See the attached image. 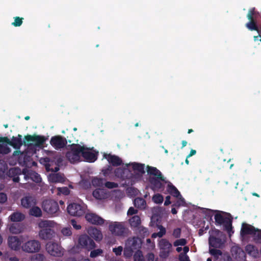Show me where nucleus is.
I'll use <instances>...</instances> for the list:
<instances>
[{"label": "nucleus", "mask_w": 261, "mask_h": 261, "mask_svg": "<svg viewBox=\"0 0 261 261\" xmlns=\"http://www.w3.org/2000/svg\"><path fill=\"white\" fill-rule=\"evenodd\" d=\"M256 230H257V228H255L253 226L243 223L242 225L240 233L242 236L247 235H251L253 236Z\"/></svg>", "instance_id": "nucleus-17"}, {"label": "nucleus", "mask_w": 261, "mask_h": 261, "mask_svg": "<svg viewBox=\"0 0 261 261\" xmlns=\"http://www.w3.org/2000/svg\"><path fill=\"white\" fill-rule=\"evenodd\" d=\"M7 200V195L4 193H0V203H4Z\"/></svg>", "instance_id": "nucleus-58"}, {"label": "nucleus", "mask_w": 261, "mask_h": 261, "mask_svg": "<svg viewBox=\"0 0 261 261\" xmlns=\"http://www.w3.org/2000/svg\"><path fill=\"white\" fill-rule=\"evenodd\" d=\"M8 243L9 247L14 250H18L21 244L19 238L15 236L9 237Z\"/></svg>", "instance_id": "nucleus-21"}, {"label": "nucleus", "mask_w": 261, "mask_h": 261, "mask_svg": "<svg viewBox=\"0 0 261 261\" xmlns=\"http://www.w3.org/2000/svg\"><path fill=\"white\" fill-rule=\"evenodd\" d=\"M50 143L56 149H60L64 148L66 145L67 141L65 138L61 136H56L51 137Z\"/></svg>", "instance_id": "nucleus-13"}, {"label": "nucleus", "mask_w": 261, "mask_h": 261, "mask_svg": "<svg viewBox=\"0 0 261 261\" xmlns=\"http://www.w3.org/2000/svg\"><path fill=\"white\" fill-rule=\"evenodd\" d=\"M103 252V251L101 249H97L93 250L90 252V257L92 258H95L98 255H101Z\"/></svg>", "instance_id": "nucleus-47"}, {"label": "nucleus", "mask_w": 261, "mask_h": 261, "mask_svg": "<svg viewBox=\"0 0 261 261\" xmlns=\"http://www.w3.org/2000/svg\"><path fill=\"white\" fill-rule=\"evenodd\" d=\"M105 180L102 178L95 177L91 180L92 185L93 187H102L104 185Z\"/></svg>", "instance_id": "nucleus-32"}, {"label": "nucleus", "mask_w": 261, "mask_h": 261, "mask_svg": "<svg viewBox=\"0 0 261 261\" xmlns=\"http://www.w3.org/2000/svg\"><path fill=\"white\" fill-rule=\"evenodd\" d=\"M140 247V244L137 238H129L125 243V251L129 250V253L131 251L138 249Z\"/></svg>", "instance_id": "nucleus-14"}, {"label": "nucleus", "mask_w": 261, "mask_h": 261, "mask_svg": "<svg viewBox=\"0 0 261 261\" xmlns=\"http://www.w3.org/2000/svg\"><path fill=\"white\" fill-rule=\"evenodd\" d=\"M131 165L134 171H138L141 174H143L145 173L144 164L134 162L132 163Z\"/></svg>", "instance_id": "nucleus-30"}, {"label": "nucleus", "mask_w": 261, "mask_h": 261, "mask_svg": "<svg viewBox=\"0 0 261 261\" xmlns=\"http://www.w3.org/2000/svg\"><path fill=\"white\" fill-rule=\"evenodd\" d=\"M256 14H258V12L255 11L254 7L250 9L247 15V17L249 20L246 23V27L250 31H255L258 33H261V26H258L256 20L255 19V17Z\"/></svg>", "instance_id": "nucleus-5"}, {"label": "nucleus", "mask_w": 261, "mask_h": 261, "mask_svg": "<svg viewBox=\"0 0 261 261\" xmlns=\"http://www.w3.org/2000/svg\"><path fill=\"white\" fill-rule=\"evenodd\" d=\"M253 237L255 242L261 243V229L257 228V230L255 231V234H253Z\"/></svg>", "instance_id": "nucleus-43"}, {"label": "nucleus", "mask_w": 261, "mask_h": 261, "mask_svg": "<svg viewBox=\"0 0 261 261\" xmlns=\"http://www.w3.org/2000/svg\"><path fill=\"white\" fill-rule=\"evenodd\" d=\"M21 205L25 208H30L36 204V198L31 195H26L21 200Z\"/></svg>", "instance_id": "nucleus-18"}, {"label": "nucleus", "mask_w": 261, "mask_h": 261, "mask_svg": "<svg viewBox=\"0 0 261 261\" xmlns=\"http://www.w3.org/2000/svg\"><path fill=\"white\" fill-rule=\"evenodd\" d=\"M129 222L132 227H137L141 223V219L139 216L135 215L129 219Z\"/></svg>", "instance_id": "nucleus-34"}, {"label": "nucleus", "mask_w": 261, "mask_h": 261, "mask_svg": "<svg viewBox=\"0 0 261 261\" xmlns=\"http://www.w3.org/2000/svg\"><path fill=\"white\" fill-rule=\"evenodd\" d=\"M178 199L174 202L172 206H175L177 208H179L181 206H184L185 204V201L184 198L181 195V197H178L177 198Z\"/></svg>", "instance_id": "nucleus-39"}, {"label": "nucleus", "mask_w": 261, "mask_h": 261, "mask_svg": "<svg viewBox=\"0 0 261 261\" xmlns=\"http://www.w3.org/2000/svg\"><path fill=\"white\" fill-rule=\"evenodd\" d=\"M152 200L154 203L156 204H160L163 202L164 198L161 194H156L153 196Z\"/></svg>", "instance_id": "nucleus-41"}, {"label": "nucleus", "mask_w": 261, "mask_h": 261, "mask_svg": "<svg viewBox=\"0 0 261 261\" xmlns=\"http://www.w3.org/2000/svg\"><path fill=\"white\" fill-rule=\"evenodd\" d=\"M29 214L36 217H40L42 216V211L39 207L34 205L30 208Z\"/></svg>", "instance_id": "nucleus-31"}, {"label": "nucleus", "mask_w": 261, "mask_h": 261, "mask_svg": "<svg viewBox=\"0 0 261 261\" xmlns=\"http://www.w3.org/2000/svg\"><path fill=\"white\" fill-rule=\"evenodd\" d=\"M88 233L90 237L96 241L99 242L102 239V234L101 231L96 228L91 227L88 229Z\"/></svg>", "instance_id": "nucleus-24"}, {"label": "nucleus", "mask_w": 261, "mask_h": 261, "mask_svg": "<svg viewBox=\"0 0 261 261\" xmlns=\"http://www.w3.org/2000/svg\"><path fill=\"white\" fill-rule=\"evenodd\" d=\"M56 225L54 221L43 220L38 223V226L41 229L39 232V237L41 240H51L55 236V232L53 229Z\"/></svg>", "instance_id": "nucleus-3"}, {"label": "nucleus", "mask_w": 261, "mask_h": 261, "mask_svg": "<svg viewBox=\"0 0 261 261\" xmlns=\"http://www.w3.org/2000/svg\"><path fill=\"white\" fill-rule=\"evenodd\" d=\"M208 242L210 247L215 248H221L223 245V242L221 238L214 236H210L209 237Z\"/></svg>", "instance_id": "nucleus-22"}, {"label": "nucleus", "mask_w": 261, "mask_h": 261, "mask_svg": "<svg viewBox=\"0 0 261 261\" xmlns=\"http://www.w3.org/2000/svg\"><path fill=\"white\" fill-rule=\"evenodd\" d=\"M71 224L74 229L79 230L81 228V226L77 224L76 221L74 219L71 220Z\"/></svg>", "instance_id": "nucleus-57"}, {"label": "nucleus", "mask_w": 261, "mask_h": 261, "mask_svg": "<svg viewBox=\"0 0 261 261\" xmlns=\"http://www.w3.org/2000/svg\"><path fill=\"white\" fill-rule=\"evenodd\" d=\"M187 244V240L185 239H180L176 240L173 243L174 246H184Z\"/></svg>", "instance_id": "nucleus-49"}, {"label": "nucleus", "mask_w": 261, "mask_h": 261, "mask_svg": "<svg viewBox=\"0 0 261 261\" xmlns=\"http://www.w3.org/2000/svg\"><path fill=\"white\" fill-rule=\"evenodd\" d=\"M168 184L167 187L168 192L176 198L181 197V194L177 189L170 181H168Z\"/></svg>", "instance_id": "nucleus-27"}, {"label": "nucleus", "mask_w": 261, "mask_h": 261, "mask_svg": "<svg viewBox=\"0 0 261 261\" xmlns=\"http://www.w3.org/2000/svg\"><path fill=\"white\" fill-rule=\"evenodd\" d=\"M245 251L250 256L256 258L259 254L257 248L254 245L248 244L245 247Z\"/></svg>", "instance_id": "nucleus-26"}, {"label": "nucleus", "mask_w": 261, "mask_h": 261, "mask_svg": "<svg viewBox=\"0 0 261 261\" xmlns=\"http://www.w3.org/2000/svg\"><path fill=\"white\" fill-rule=\"evenodd\" d=\"M160 228V231L158 232L156 234L153 233L152 234V237L154 236L155 235H157L159 237L161 238L162 237L164 234L166 233V229L161 225L159 227Z\"/></svg>", "instance_id": "nucleus-50"}, {"label": "nucleus", "mask_w": 261, "mask_h": 261, "mask_svg": "<svg viewBox=\"0 0 261 261\" xmlns=\"http://www.w3.org/2000/svg\"><path fill=\"white\" fill-rule=\"evenodd\" d=\"M170 196H167L165 198V201L164 202V205L166 206H167L169 205L171 203L170 201Z\"/></svg>", "instance_id": "nucleus-62"}, {"label": "nucleus", "mask_w": 261, "mask_h": 261, "mask_svg": "<svg viewBox=\"0 0 261 261\" xmlns=\"http://www.w3.org/2000/svg\"><path fill=\"white\" fill-rule=\"evenodd\" d=\"M35 135H27L24 136V140L23 141V144L24 145H29L31 142H34Z\"/></svg>", "instance_id": "nucleus-40"}, {"label": "nucleus", "mask_w": 261, "mask_h": 261, "mask_svg": "<svg viewBox=\"0 0 261 261\" xmlns=\"http://www.w3.org/2000/svg\"><path fill=\"white\" fill-rule=\"evenodd\" d=\"M92 195L94 198L98 200H103L107 199L109 194L105 189H96L93 191Z\"/></svg>", "instance_id": "nucleus-23"}, {"label": "nucleus", "mask_w": 261, "mask_h": 261, "mask_svg": "<svg viewBox=\"0 0 261 261\" xmlns=\"http://www.w3.org/2000/svg\"><path fill=\"white\" fill-rule=\"evenodd\" d=\"M67 212L71 216L80 217L85 214V209L81 204L73 203L68 205Z\"/></svg>", "instance_id": "nucleus-11"}, {"label": "nucleus", "mask_w": 261, "mask_h": 261, "mask_svg": "<svg viewBox=\"0 0 261 261\" xmlns=\"http://www.w3.org/2000/svg\"><path fill=\"white\" fill-rule=\"evenodd\" d=\"M126 169L122 168H117L114 171L115 176L118 178L124 179L125 177V172Z\"/></svg>", "instance_id": "nucleus-36"}, {"label": "nucleus", "mask_w": 261, "mask_h": 261, "mask_svg": "<svg viewBox=\"0 0 261 261\" xmlns=\"http://www.w3.org/2000/svg\"><path fill=\"white\" fill-rule=\"evenodd\" d=\"M122 250L123 247L122 246H119L113 249V251L116 255H120L122 253Z\"/></svg>", "instance_id": "nucleus-55"}, {"label": "nucleus", "mask_w": 261, "mask_h": 261, "mask_svg": "<svg viewBox=\"0 0 261 261\" xmlns=\"http://www.w3.org/2000/svg\"><path fill=\"white\" fill-rule=\"evenodd\" d=\"M58 191L65 195H68L70 193V190L67 187L59 188Z\"/></svg>", "instance_id": "nucleus-53"}, {"label": "nucleus", "mask_w": 261, "mask_h": 261, "mask_svg": "<svg viewBox=\"0 0 261 261\" xmlns=\"http://www.w3.org/2000/svg\"><path fill=\"white\" fill-rule=\"evenodd\" d=\"M9 218L12 222H20L24 219L25 216L21 213L14 212L9 216Z\"/></svg>", "instance_id": "nucleus-28"}, {"label": "nucleus", "mask_w": 261, "mask_h": 261, "mask_svg": "<svg viewBox=\"0 0 261 261\" xmlns=\"http://www.w3.org/2000/svg\"><path fill=\"white\" fill-rule=\"evenodd\" d=\"M109 230L112 234L117 237L125 236L128 230L123 222L116 221L109 222Z\"/></svg>", "instance_id": "nucleus-6"}, {"label": "nucleus", "mask_w": 261, "mask_h": 261, "mask_svg": "<svg viewBox=\"0 0 261 261\" xmlns=\"http://www.w3.org/2000/svg\"><path fill=\"white\" fill-rule=\"evenodd\" d=\"M9 141V138L7 137H0V143L3 142V143H6L8 144Z\"/></svg>", "instance_id": "nucleus-63"}, {"label": "nucleus", "mask_w": 261, "mask_h": 261, "mask_svg": "<svg viewBox=\"0 0 261 261\" xmlns=\"http://www.w3.org/2000/svg\"><path fill=\"white\" fill-rule=\"evenodd\" d=\"M46 139L44 136L35 135L34 142L37 146L43 145Z\"/></svg>", "instance_id": "nucleus-35"}, {"label": "nucleus", "mask_w": 261, "mask_h": 261, "mask_svg": "<svg viewBox=\"0 0 261 261\" xmlns=\"http://www.w3.org/2000/svg\"><path fill=\"white\" fill-rule=\"evenodd\" d=\"M209 252L212 255L216 257H218L219 256L221 255L222 254L221 250L217 249L215 248H211L210 247L209 249Z\"/></svg>", "instance_id": "nucleus-42"}, {"label": "nucleus", "mask_w": 261, "mask_h": 261, "mask_svg": "<svg viewBox=\"0 0 261 261\" xmlns=\"http://www.w3.org/2000/svg\"><path fill=\"white\" fill-rule=\"evenodd\" d=\"M147 172L149 175L148 181L150 188L154 192L163 190L165 184L168 181L166 180L161 172L156 167L149 166H147Z\"/></svg>", "instance_id": "nucleus-1"}, {"label": "nucleus", "mask_w": 261, "mask_h": 261, "mask_svg": "<svg viewBox=\"0 0 261 261\" xmlns=\"http://www.w3.org/2000/svg\"><path fill=\"white\" fill-rule=\"evenodd\" d=\"M160 256L163 259L167 258L172 250V244L165 239H161L159 243Z\"/></svg>", "instance_id": "nucleus-9"}, {"label": "nucleus", "mask_w": 261, "mask_h": 261, "mask_svg": "<svg viewBox=\"0 0 261 261\" xmlns=\"http://www.w3.org/2000/svg\"><path fill=\"white\" fill-rule=\"evenodd\" d=\"M42 207L45 212L51 215L55 214L59 210L58 203L51 199L44 200L42 202Z\"/></svg>", "instance_id": "nucleus-10"}, {"label": "nucleus", "mask_w": 261, "mask_h": 261, "mask_svg": "<svg viewBox=\"0 0 261 261\" xmlns=\"http://www.w3.org/2000/svg\"><path fill=\"white\" fill-rule=\"evenodd\" d=\"M84 146L79 144H72L71 145L70 150L67 152L66 157L71 163H75L80 161Z\"/></svg>", "instance_id": "nucleus-4"}, {"label": "nucleus", "mask_w": 261, "mask_h": 261, "mask_svg": "<svg viewBox=\"0 0 261 261\" xmlns=\"http://www.w3.org/2000/svg\"><path fill=\"white\" fill-rule=\"evenodd\" d=\"M9 230L12 233L17 234L20 232V228L18 224L14 223L10 226Z\"/></svg>", "instance_id": "nucleus-38"}, {"label": "nucleus", "mask_w": 261, "mask_h": 261, "mask_svg": "<svg viewBox=\"0 0 261 261\" xmlns=\"http://www.w3.org/2000/svg\"><path fill=\"white\" fill-rule=\"evenodd\" d=\"M48 180L50 182L57 183V182H64L65 181V178L64 176L60 173H53L48 176Z\"/></svg>", "instance_id": "nucleus-25"}, {"label": "nucleus", "mask_w": 261, "mask_h": 261, "mask_svg": "<svg viewBox=\"0 0 261 261\" xmlns=\"http://www.w3.org/2000/svg\"><path fill=\"white\" fill-rule=\"evenodd\" d=\"M8 144L15 149H19L23 145L22 136L18 134L17 137L13 136L11 140L9 139Z\"/></svg>", "instance_id": "nucleus-20"}, {"label": "nucleus", "mask_w": 261, "mask_h": 261, "mask_svg": "<svg viewBox=\"0 0 261 261\" xmlns=\"http://www.w3.org/2000/svg\"><path fill=\"white\" fill-rule=\"evenodd\" d=\"M104 158L113 166H118L122 164V160L118 156L111 154H105Z\"/></svg>", "instance_id": "nucleus-19"}, {"label": "nucleus", "mask_w": 261, "mask_h": 261, "mask_svg": "<svg viewBox=\"0 0 261 261\" xmlns=\"http://www.w3.org/2000/svg\"><path fill=\"white\" fill-rule=\"evenodd\" d=\"M181 234V229L179 228H177L174 229L173 232V236L175 238H178L180 237Z\"/></svg>", "instance_id": "nucleus-56"}, {"label": "nucleus", "mask_w": 261, "mask_h": 261, "mask_svg": "<svg viewBox=\"0 0 261 261\" xmlns=\"http://www.w3.org/2000/svg\"><path fill=\"white\" fill-rule=\"evenodd\" d=\"M134 261H145L142 252L140 250H137L134 254Z\"/></svg>", "instance_id": "nucleus-37"}, {"label": "nucleus", "mask_w": 261, "mask_h": 261, "mask_svg": "<svg viewBox=\"0 0 261 261\" xmlns=\"http://www.w3.org/2000/svg\"><path fill=\"white\" fill-rule=\"evenodd\" d=\"M134 204L135 207L140 209H145L146 205V202L145 199L143 198L137 197L135 199Z\"/></svg>", "instance_id": "nucleus-29"}, {"label": "nucleus", "mask_w": 261, "mask_h": 261, "mask_svg": "<svg viewBox=\"0 0 261 261\" xmlns=\"http://www.w3.org/2000/svg\"><path fill=\"white\" fill-rule=\"evenodd\" d=\"M85 218L89 223L95 225H102L105 222L102 218L93 213L87 214Z\"/></svg>", "instance_id": "nucleus-16"}, {"label": "nucleus", "mask_w": 261, "mask_h": 261, "mask_svg": "<svg viewBox=\"0 0 261 261\" xmlns=\"http://www.w3.org/2000/svg\"><path fill=\"white\" fill-rule=\"evenodd\" d=\"M147 261H153L154 259V255L152 253H149L146 255Z\"/></svg>", "instance_id": "nucleus-60"}, {"label": "nucleus", "mask_w": 261, "mask_h": 261, "mask_svg": "<svg viewBox=\"0 0 261 261\" xmlns=\"http://www.w3.org/2000/svg\"><path fill=\"white\" fill-rule=\"evenodd\" d=\"M139 231L140 233H142L144 236L148 234V229L146 228H140Z\"/></svg>", "instance_id": "nucleus-61"}, {"label": "nucleus", "mask_w": 261, "mask_h": 261, "mask_svg": "<svg viewBox=\"0 0 261 261\" xmlns=\"http://www.w3.org/2000/svg\"><path fill=\"white\" fill-rule=\"evenodd\" d=\"M105 186L109 189H113L118 187V184L114 182L107 181L105 182Z\"/></svg>", "instance_id": "nucleus-52"}, {"label": "nucleus", "mask_w": 261, "mask_h": 261, "mask_svg": "<svg viewBox=\"0 0 261 261\" xmlns=\"http://www.w3.org/2000/svg\"><path fill=\"white\" fill-rule=\"evenodd\" d=\"M214 212H216L214 219L216 225H223L224 229L225 230L229 236L233 233V227L232 225V218L230 214H228L229 217H224L221 212L213 211L210 209H206L205 215L207 217L212 218Z\"/></svg>", "instance_id": "nucleus-2"}, {"label": "nucleus", "mask_w": 261, "mask_h": 261, "mask_svg": "<svg viewBox=\"0 0 261 261\" xmlns=\"http://www.w3.org/2000/svg\"><path fill=\"white\" fill-rule=\"evenodd\" d=\"M45 256L43 254L38 253L36 254L34 257V261H44Z\"/></svg>", "instance_id": "nucleus-54"}, {"label": "nucleus", "mask_w": 261, "mask_h": 261, "mask_svg": "<svg viewBox=\"0 0 261 261\" xmlns=\"http://www.w3.org/2000/svg\"><path fill=\"white\" fill-rule=\"evenodd\" d=\"M61 232L65 236H70L72 234L70 227H64L62 229Z\"/></svg>", "instance_id": "nucleus-51"}, {"label": "nucleus", "mask_w": 261, "mask_h": 261, "mask_svg": "<svg viewBox=\"0 0 261 261\" xmlns=\"http://www.w3.org/2000/svg\"><path fill=\"white\" fill-rule=\"evenodd\" d=\"M138 213V210L135 209L133 207H130L127 211V214L128 216L136 214Z\"/></svg>", "instance_id": "nucleus-59"}, {"label": "nucleus", "mask_w": 261, "mask_h": 261, "mask_svg": "<svg viewBox=\"0 0 261 261\" xmlns=\"http://www.w3.org/2000/svg\"><path fill=\"white\" fill-rule=\"evenodd\" d=\"M30 178L34 182L36 183H40L41 182V178L40 175L34 171H31L28 173Z\"/></svg>", "instance_id": "nucleus-33"}, {"label": "nucleus", "mask_w": 261, "mask_h": 261, "mask_svg": "<svg viewBox=\"0 0 261 261\" xmlns=\"http://www.w3.org/2000/svg\"><path fill=\"white\" fill-rule=\"evenodd\" d=\"M180 261H190L189 257L187 255H186L184 257L180 258Z\"/></svg>", "instance_id": "nucleus-64"}, {"label": "nucleus", "mask_w": 261, "mask_h": 261, "mask_svg": "<svg viewBox=\"0 0 261 261\" xmlns=\"http://www.w3.org/2000/svg\"><path fill=\"white\" fill-rule=\"evenodd\" d=\"M14 21L12 23L13 26L17 27H20L22 24L23 18L16 16L14 17Z\"/></svg>", "instance_id": "nucleus-46"}, {"label": "nucleus", "mask_w": 261, "mask_h": 261, "mask_svg": "<svg viewBox=\"0 0 261 261\" xmlns=\"http://www.w3.org/2000/svg\"><path fill=\"white\" fill-rule=\"evenodd\" d=\"M40 249L41 244L39 241L36 240L28 241L21 246L22 250L28 253L38 252Z\"/></svg>", "instance_id": "nucleus-7"}, {"label": "nucleus", "mask_w": 261, "mask_h": 261, "mask_svg": "<svg viewBox=\"0 0 261 261\" xmlns=\"http://www.w3.org/2000/svg\"><path fill=\"white\" fill-rule=\"evenodd\" d=\"M11 151V149L6 145L0 144V153L7 154Z\"/></svg>", "instance_id": "nucleus-44"}, {"label": "nucleus", "mask_w": 261, "mask_h": 261, "mask_svg": "<svg viewBox=\"0 0 261 261\" xmlns=\"http://www.w3.org/2000/svg\"><path fill=\"white\" fill-rule=\"evenodd\" d=\"M98 152H91L90 149L84 146L82 156L86 161L90 163L94 162L97 159Z\"/></svg>", "instance_id": "nucleus-15"}, {"label": "nucleus", "mask_w": 261, "mask_h": 261, "mask_svg": "<svg viewBox=\"0 0 261 261\" xmlns=\"http://www.w3.org/2000/svg\"><path fill=\"white\" fill-rule=\"evenodd\" d=\"M46 250L50 255L60 257L63 255L62 247L58 243L49 242L46 244Z\"/></svg>", "instance_id": "nucleus-8"}, {"label": "nucleus", "mask_w": 261, "mask_h": 261, "mask_svg": "<svg viewBox=\"0 0 261 261\" xmlns=\"http://www.w3.org/2000/svg\"><path fill=\"white\" fill-rule=\"evenodd\" d=\"M102 172L105 176H109L113 172V168L111 166H108L107 167L103 168Z\"/></svg>", "instance_id": "nucleus-48"}, {"label": "nucleus", "mask_w": 261, "mask_h": 261, "mask_svg": "<svg viewBox=\"0 0 261 261\" xmlns=\"http://www.w3.org/2000/svg\"><path fill=\"white\" fill-rule=\"evenodd\" d=\"M236 257L243 258L245 257V252L240 247H237L235 248Z\"/></svg>", "instance_id": "nucleus-45"}, {"label": "nucleus", "mask_w": 261, "mask_h": 261, "mask_svg": "<svg viewBox=\"0 0 261 261\" xmlns=\"http://www.w3.org/2000/svg\"><path fill=\"white\" fill-rule=\"evenodd\" d=\"M79 244L83 248L88 250L94 249L96 247L94 241L87 235H82L79 239Z\"/></svg>", "instance_id": "nucleus-12"}]
</instances>
